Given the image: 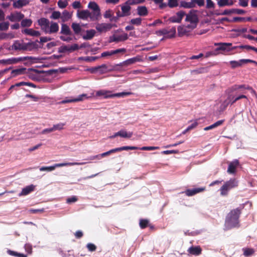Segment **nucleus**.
<instances>
[{
    "mask_svg": "<svg viewBox=\"0 0 257 257\" xmlns=\"http://www.w3.org/2000/svg\"><path fill=\"white\" fill-rule=\"evenodd\" d=\"M243 255L245 256H250L254 254V250L253 248H243Z\"/></svg>",
    "mask_w": 257,
    "mask_h": 257,
    "instance_id": "39",
    "label": "nucleus"
},
{
    "mask_svg": "<svg viewBox=\"0 0 257 257\" xmlns=\"http://www.w3.org/2000/svg\"><path fill=\"white\" fill-rule=\"evenodd\" d=\"M91 13L88 10H78L77 13V16L79 19L86 20L88 18L91 20Z\"/></svg>",
    "mask_w": 257,
    "mask_h": 257,
    "instance_id": "11",
    "label": "nucleus"
},
{
    "mask_svg": "<svg viewBox=\"0 0 257 257\" xmlns=\"http://www.w3.org/2000/svg\"><path fill=\"white\" fill-rule=\"evenodd\" d=\"M186 21L190 22L191 25H188V28H194L196 26V24L198 21V18L195 12H191L186 15Z\"/></svg>",
    "mask_w": 257,
    "mask_h": 257,
    "instance_id": "7",
    "label": "nucleus"
},
{
    "mask_svg": "<svg viewBox=\"0 0 257 257\" xmlns=\"http://www.w3.org/2000/svg\"><path fill=\"white\" fill-rule=\"evenodd\" d=\"M119 137L123 138H131L133 135V132H126L125 130H120L118 131Z\"/></svg>",
    "mask_w": 257,
    "mask_h": 257,
    "instance_id": "29",
    "label": "nucleus"
},
{
    "mask_svg": "<svg viewBox=\"0 0 257 257\" xmlns=\"http://www.w3.org/2000/svg\"><path fill=\"white\" fill-rule=\"evenodd\" d=\"M68 3L66 1L59 0L58 2V6L60 8L64 9L67 7Z\"/></svg>",
    "mask_w": 257,
    "mask_h": 257,
    "instance_id": "49",
    "label": "nucleus"
},
{
    "mask_svg": "<svg viewBox=\"0 0 257 257\" xmlns=\"http://www.w3.org/2000/svg\"><path fill=\"white\" fill-rule=\"evenodd\" d=\"M71 102H74L73 98L66 97L64 100L59 102V104H65V103H71Z\"/></svg>",
    "mask_w": 257,
    "mask_h": 257,
    "instance_id": "52",
    "label": "nucleus"
},
{
    "mask_svg": "<svg viewBox=\"0 0 257 257\" xmlns=\"http://www.w3.org/2000/svg\"><path fill=\"white\" fill-rule=\"evenodd\" d=\"M78 200L76 196H72L67 199L66 202L68 203H71L77 201Z\"/></svg>",
    "mask_w": 257,
    "mask_h": 257,
    "instance_id": "62",
    "label": "nucleus"
},
{
    "mask_svg": "<svg viewBox=\"0 0 257 257\" xmlns=\"http://www.w3.org/2000/svg\"><path fill=\"white\" fill-rule=\"evenodd\" d=\"M230 97H228L227 98V99L225 101H224V102L223 103L224 107L227 106L229 103H230L231 104H233L234 103H235L236 101H235V98L234 99H233L232 100H230Z\"/></svg>",
    "mask_w": 257,
    "mask_h": 257,
    "instance_id": "53",
    "label": "nucleus"
},
{
    "mask_svg": "<svg viewBox=\"0 0 257 257\" xmlns=\"http://www.w3.org/2000/svg\"><path fill=\"white\" fill-rule=\"evenodd\" d=\"M242 208L240 207L231 210L227 215L224 226L226 230L239 226V218L241 213Z\"/></svg>",
    "mask_w": 257,
    "mask_h": 257,
    "instance_id": "1",
    "label": "nucleus"
},
{
    "mask_svg": "<svg viewBox=\"0 0 257 257\" xmlns=\"http://www.w3.org/2000/svg\"><path fill=\"white\" fill-rule=\"evenodd\" d=\"M223 122V120H218V121H216V122H215L214 123H213L208 126L204 127V130L206 131H208V130L214 128L221 125Z\"/></svg>",
    "mask_w": 257,
    "mask_h": 257,
    "instance_id": "32",
    "label": "nucleus"
},
{
    "mask_svg": "<svg viewBox=\"0 0 257 257\" xmlns=\"http://www.w3.org/2000/svg\"><path fill=\"white\" fill-rule=\"evenodd\" d=\"M139 224L141 228L144 229L148 226L149 220L148 219H141L140 220Z\"/></svg>",
    "mask_w": 257,
    "mask_h": 257,
    "instance_id": "42",
    "label": "nucleus"
},
{
    "mask_svg": "<svg viewBox=\"0 0 257 257\" xmlns=\"http://www.w3.org/2000/svg\"><path fill=\"white\" fill-rule=\"evenodd\" d=\"M95 33V31L93 29L87 30L86 34L82 36V38L84 40H90L94 36Z\"/></svg>",
    "mask_w": 257,
    "mask_h": 257,
    "instance_id": "30",
    "label": "nucleus"
},
{
    "mask_svg": "<svg viewBox=\"0 0 257 257\" xmlns=\"http://www.w3.org/2000/svg\"><path fill=\"white\" fill-rule=\"evenodd\" d=\"M23 60L22 58H11L7 59H3L1 60V62L5 64L10 65L16 64Z\"/></svg>",
    "mask_w": 257,
    "mask_h": 257,
    "instance_id": "20",
    "label": "nucleus"
},
{
    "mask_svg": "<svg viewBox=\"0 0 257 257\" xmlns=\"http://www.w3.org/2000/svg\"><path fill=\"white\" fill-rule=\"evenodd\" d=\"M159 147H143L141 148L140 149L141 150H147V151H152L156 149H159Z\"/></svg>",
    "mask_w": 257,
    "mask_h": 257,
    "instance_id": "54",
    "label": "nucleus"
},
{
    "mask_svg": "<svg viewBox=\"0 0 257 257\" xmlns=\"http://www.w3.org/2000/svg\"><path fill=\"white\" fill-rule=\"evenodd\" d=\"M114 25L110 23H98L95 28L99 33H105L111 29Z\"/></svg>",
    "mask_w": 257,
    "mask_h": 257,
    "instance_id": "8",
    "label": "nucleus"
},
{
    "mask_svg": "<svg viewBox=\"0 0 257 257\" xmlns=\"http://www.w3.org/2000/svg\"><path fill=\"white\" fill-rule=\"evenodd\" d=\"M24 17V15L20 12L12 13L7 17V19L11 22H19Z\"/></svg>",
    "mask_w": 257,
    "mask_h": 257,
    "instance_id": "12",
    "label": "nucleus"
},
{
    "mask_svg": "<svg viewBox=\"0 0 257 257\" xmlns=\"http://www.w3.org/2000/svg\"><path fill=\"white\" fill-rule=\"evenodd\" d=\"M93 96H94L93 93H91V95L89 96H87L86 94H82L78 95L77 97L73 98L74 102L82 101L84 99H89Z\"/></svg>",
    "mask_w": 257,
    "mask_h": 257,
    "instance_id": "26",
    "label": "nucleus"
},
{
    "mask_svg": "<svg viewBox=\"0 0 257 257\" xmlns=\"http://www.w3.org/2000/svg\"><path fill=\"white\" fill-rule=\"evenodd\" d=\"M198 125V122L197 120L194 121L191 124L189 125L188 127V130L191 131L194 128H195Z\"/></svg>",
    "mask_w": 257,
    "mask_h": 257,
    "instance_id": "60",
    "label": "nucleus"
},
{
    "mask_svg": "<svg viewBox=\"0 0 257 257\" xmlns=\"http://www.w3.org/2000/svg\"><path fill=\"white\" fill-rule=\"evenodd\" d=\"M145 1V0H128L127 1V4L130 5H137L141 3H143Z\"/></svg>",
    "mask_w": 257,
    "mask_h": 257,
    "instance_id": "50",
    "label": "nucleus"
},
{
    "mask_svg": "<svg viewBox=\"0 0 257 257\" xmlns=\"http://www.w3.org/2000/svg\"><path fill=\"white\" fill-rule=\"evenodd\" d=\"M38 47V44L35 42L26 43L23 40H18L14 41L10 50L14 51H32L37 49Z\"/></svg>",
    "mask_w": 257,
    "mask_h": 257,
    "instance_id": "2",
    "label": "nucleus"
},
{
    "mask_svg": "<svg viewBox=\"0 0 257 257\" xmlns=\"http://www.w3.org/2000/svg\"><path fill=\"white\" fill-rule=\"evenodd\" d=\"M138 13L140 16H146L148 14L147 8L145 6L139 7L137 9Z\"/></svg>",
    "mask_w": 257,
    "mask_h": 257,
    "instance_id": "34",
    "label": "nucleus"
},
{
    "mask_svg": "<svg viewBox=\"0 0 257 257\" xmlns=\"http://www.w3.org/2000/svg\"><path fill=\"white\" fill-rule=\"evenodd\" d=\"M35 187L36 186L33 184L26 186L22 189L21 192L19 195V196L28 195L35 190Z\"/></svg>",
    "mask_w": 257,
    "mask_h": 257,
    "instance_id": "19",
    "label": "nucleus"
},
{
    "mask_svg": "<svg viewBox=\"0 0 257 257\" xmlns=\"http://www.w3.org/2000/svg\"><path fill=\"white\" fill-rule=\"evenodd\" d=\"M71 14L68 11H65L63 12L61 17V19L62 22H65L68 21L71 18Z\"/></svg>",
    "mask_w": 257,
    "mask_h": 257,
    "instance_id": "36",
    "label": "nucleus"
},
{
    "mask_svg": "<svg viewBox=\"0 0 257 257\" xmlns=\"http://www.w3.org/2000/svg\"><path fill=\"white\" fill-rule=\"evenodd\" d=\"M32 24V21L31 19H24L21 22V26L23 27H30Z\"/></svg>",
    "mask_w": 257,
    "mask_h": 257,
    "instance_id": "40",
    "label": "nucleus"
},
{
    "mask_svg": "<svg viewBox=\"0 0 257 257\" xmlns=\"http://www.w3.org/2000/svg\"><path fill=\"white\" fill-rule=\"evenodd\" d=\"M168 5L171 8H173L178 6L177 0H169Z\"/></svg>",
    "mask_w": 257,
    "mask_h": 257,
    "instance_id": "56",
    "label": "nucleus"
},
{
    "mask_svg": "<svg viewBox=\"0 0 257 257\" xmlns=\"http://www.w3.org/2000/svg\"><path fill=\"white\" fill-rule=\"evenodd\" d=\"M132 93L131 92H119L116 93L112 94L111 92V98L114 97H124L126 96L130 95L132 94Z\"/></svg>",
    "mask_w": 257,
    "mask_h": 257,
    "instance_id": "35",
    "label": "nucleus"
},
{
    "mask_svg": "<svg viewBox=\"0 0 257 257\" xmlns=\"http://www.w3.org/2000/svg\"><path fill=\"white\" fill-rule=\"evenodd\" d=\"M88 8L92 10L91 20H98L100 17V10L98 5L94 2H90L88 5Z\"/></svg>",
    "mask_w": 257,
    "mask_h": 257,
    "instance_id": "5",
    "label": "nucleus"
},
{
    "mask_svg": "<svg viewBox=\"0 0 257 257\" xmlns=\"http://www.w3.org/2000/svg\"><path fill=\"white\" fill-rule=\"evenodd\" d=\"M59 30V25L57 23L53 22H50L49 34L56 33Z\"/></svg>",
    "mask_w": 257,
    "mask_h": 257,
    "instance_id": "25",
    "label": "nucleus"
},
{
    "mask_svg": "<svg viewBox=\"0 0 257 257\" xmlns=\"http://www.w3.org/2000/svg\"><path fill=\"white\" fill-rule=\"evenodd\" d=\"M111 92L109 90L101 89L96 92L95 97H103L104 98H111Z\"/></svg>",
    "mask_w": 257,
    "mask_h": 257,
    "instance_id": "13",
    "label": "nucleus"
},
{
    "mask_svg": "<svg viewBox=\"0 0 257 257\" xmlns=\"http://www.w3.org/2000/svg\"><path fill=\"white\" fill-rule=\"evenodd\" d=\"M178 32L179 36H183L187 32V31L186 28L179 27L178 28Z\"/></svg>",
    "mask_w": 257,
    "mask_h": 257,
    "instance_id": "47",
    "label": "nucleus"
},
{
    "mask_svg": "<svg viewBox=\"0 0 257 257\" xmlns=\"http://www.w3.org/2000/svg\"><path fill=\"white\" fill-rule=\"evenodd\" d=\"M84 164V163H77V162H69V163H63L55 164L54 165L51 166L42 167L40 168V170L41 171L51 172V171L55 170L57 167H63V166H73V165H82Z\"/></svg>",
    "mask_w": 257,
    "mask_h": 257,
    "instance_id": "6",
    "label": "nucleus"
},
{
    "mask_svg": "<svg viewBox=\"0 0 257 257\" xmlns=\"http://www.w3.org/2000/svg\"><path fill=\"white\" fill-rule=\"evenodd\" d=\"M29 3L27 0H18L13 3V7L15 8L19 9L25 6H26Z\"/></svg>",
    "mask_w": 257,
    "mask_h": 257,
    "instance_id": "27",
    "label": "nucleus"
},
{
    "mask_svg": "<svg viewBox=\"0 0 257 257\" xmlns=\"http://www.w3.org/2000/svg\"><path fill=\"white\" fill-rule=\"evenodd\" d=\"M231 43H229L215 44V45L219 46V47L217 48V50L229 51L230 50V47L231 46Z\"/></svg>",
    "mask_w": 257,
    "mask_h": 257,
    "instance_id": "28",
    "label": "nucleus"
},
{
    "mask_svg": "<svg viewBox=\"0 0 257 257\" xmlns=\"http://www.w3.org/2000/svg\"><path fill=\"white\" fill-rule=\"evenodd\" d=\"M65 124L63 123H59L53 125L52 128L53 130V131H56V130H61L63 128Z\"/></svg>",
    "mask_w": 257,
    "mask_h": 257,
    "instance_id": "45",
    "label": "nucleus"
},
{
    "mask_svg": "<svg viewBox=\"0 0 257 257\" xmlns=\"http://www.w3.org/2000/svg\"><path fill=\"white\" fill-rule=\"evenodd\" d=\"M10 24L8 22L0 23V31L8 30Z\"/></svg>",
    "mask_w": 257,
    "mask_h": 257,
    "instance_id": "43",
    "label": "nucleus"
},
{
    "mask_svg": "<svg viewBox=\"0 0 257 257\" xmlns=\"http://www.w3.org/2000/svg\"><path fill=\"white\" fill-rule=\"evenodd\" d=\"M141 60V59L138 57H133L130 59H128L118 64V66H128L134 63H135L137 62H139Z\"/></svg>",
    "mask_w": 257,
    "mask_h": 257,
    "instance_id": "22",
    "label": "nucleus"
},
{
    "mask_svg": "<svg viewBox=\"0 0 257 257\" xmlns=\"http://www.w3.org/2000/svg\"><path fill=\"white\" fill-rule=\"evenodd\" d=\"M26 97L31 98L34 101H37L39 98L35 95L27 94L25 95Z\"/></svg>",
    "mask_w": 257,
    "mask_h": 257,
    "instance_id": "64",
    "label": "nucleus"
},
{
    "mask_svg": "<svg viewBox=\"0 0 257 257\" xmlns=\"http://www.w3.org/2000/svg\"><path fill=\"white\" fill-rule=\"evenodd\" d=\"M184 16V12L183 11H180L177 13L176 15L170 18L169 21L172 23H180Z\"/></svg>",
    "mask_w": 257,
    "mask_h": 257,
    "instance_id": "14",
    "label": "nucleus"
},
{
    "mask_svg": "<svg viewBox=\"0 0 257 257\" xmlns=\"http://www.w3.org/2000/svg\"><path fill=\"white\" fill-rule=\"evenodd\" d=\"M178 153V151L177 150H167V151H164L161 152L162 154L163 155H169V154H176Z\"/></svg>",
    "mask_w": 257,
    "mask_h": 257,
    "instance_id": "57",
    "label": "nucleus"
},
{
    "mask_svg": "<svg viewBox=\"0 0 257 257\" xmlns=\"http://www.w3.org/2000/svg\"><path fill=\"white\" fill-rule=\"evenodd\" d=\"M86 247L87 248L88 250L91 252L95 251L97 248L96 246L92 243H87L86 245Z\"/></svg>",
    "mask_w": 257,
    "mask_h": 257,
    "instance_id": "46",
    "label": "nucleus"
},
{
    "mask_svg": "<svg viewBox=\"0 0 257 257\" xmlns=\"http://www.w3.org/2000/svg\"><path fill=\"white\" fill-rule=\"evenodd\" d=\"M61 33L67 35L70 34V29L67 25L64 24L62 25Z\"/></svg>",
    "mask_w": 257,
    "mask_h": 257,
    "instance_id": "37",
    "label": "nucleus"
},
{
    "mask_svg": "<svg viewBox=\"0 0 257 257\" xmlns=\"http://www.w3.org/2000/svg\"><path fill=\"white\" fill-rule=\"evenodd\" d=\"M109 70L108 66L106 64H102L101 65L93 68L92 69V72L95 73L96 72H98L99 74H104Z\"/></svg>",
    "mask_w": 257,
    "mask_h": 257,
    "instance_id": "15",
    "label": "nucleus"
},
{
    "mask_svg": "<svg viewBox=\"0 0 257 257\" xmlns=\"http://www.w3.org/2000/svg\"><path fill=\"white\" fill-rule=\"evenodd\" d=\"M215 4L211 0H206V8L208 9L214 8Z\"/></svg>",
    "mask_w": 257,
    "mask_h": 257,
    "instance_id": "58",
    "label": "nucleus"
},
{
    "mask_svg": "<svg viewBox=\"0 0 257 257\" xmlns=\"http://www.w3.org/2000/svg\"><path fill=\"white\" fill-rule=\"evenodd\" d=\"M188 251L190 254L198 255L201 253L202 249L199 246H191L188 249Z\"/></svg>",
    "mask_w": 257,
    "mask_h": 257,
    "instance_id": "24",
    "label": "nucleus"
},
{
    "mask_svg": "<svg viewBox=\"0 0 257 257\" xmlns=\"http://www.w3.org/2000/svg\"><path fill=\"white\" fill-rule=\"evenodd\" d=\"M142 19L140 18H138L136 19H133L131 20V22L132 24L139 25L141 23Z\"/></svg>",
    "mask_w": 257,
    "mask_h": 257,
    "instance_id": "55",
    "label": "nucleus"
},
{
    "mask_svg": "<svg viewBox=\"0 0 257 257\" xmlns=\"http://www.w3.org/2000/svg\"><path fill=\"white\" fill-rule=\"evenodd\" d=\"M26 71V68H21L13 70L12 71V74L13 75V76H16L17 75H21L24 74L25 71Z\"/></svg>",
    "mask_w": 257,
    "mask_h": 257,
    "instance_id": "33",
    "label": "nucleus"
},
{
    "mask_svg": "<svg viewBox=\"0 0 257 257\" xmlns=\"http://www.w3.org/2000/svg\"><path fill=\"white\" fill-rule=\"evenodd\" d=\"M22 33L32 36L38 37L41 34L39 31H35L33 29H25L22 31Z\"/></svg>",
    "mask_w": 257,
    "mask_h": 257,
    "instance_id": "23",
    "label": "nucleus"
},
{
    "mask_svg": "<svg viewBox=\"0 0 257 257\" xmlns=\"http://www.w3.org/2000/svg\"><path fill=\"white\" fill-rule=\"evenodd\" d=\"M195 0H191L190 2H183L181 3V6L185 8H191L194 7Z\"/></svg>",
    "mask_w": 257,
    "mask_h": 257,
    "instance_id": "38",
    "label": "nucleus"
},
{
    "mask_svg": "<svg viewBox=\"0 0 257 257\" xmlns=\"http://www.w3.org/2000/svg\"><path fill=\"white\" fill-rule=\"evenodd\" d=\"M130 5H131L127 4L126 2L125 5L121 7L122 14H119V13H118L117 17H123L128 15L130 14V11L131 10Z\"/></svg>",
    "mask_w": 257,
    "mask_h": 257,
    "instance_id": "21",
    "label": "nucleus"
},
{
    "mask_svg": "<svg viewBox=\"0 0 257 257\" xmlns=\"http://www.w3.org/2000/svg\"><path fill=\"white\" fill-rule=\"evenodd\" d=\"M59 51L62 53L69 52L68 45L62 46L60 48Z\"/></svg>",
    "mask_w": 257,
    "mask_h": 257,
    "instance_id": "63",
    "label": "nucleus"
},
{
    "mask_svg": "<svg viewBox=\"0 0 257 257\" xmlns=\"http://www.w3.org/2000/svg\"><path fill=\"white\" fill-rule=\"evenodd\" d=\"M38 24L41 29L46 33H49L50 22L46 18H41L38 20Z\"/></svg>",
    "mask_w": 257,
    "mask_h": 257,
    "instance_id": "10",
    "label": "nucleus"
},
{
    "mask_svg": "<svg viewBox=\"0 0 257 257\" xmlns=\"http://www.w3.org/2000/svg\"><path fill=\"white\" fill-rule=\"evenodd\" d=\"M113 52L112 50L110 51H105L101 53V57H105L107 56H110L113 55Z\"/></svg>",
    "mask_w": 257,
    "mask_h": 257,
    "instance_id": "59",
    "label": "nucleus"
},
{
    "mask_svg": "<svg viewBox=\"0 0 257 257\" xmlns=\"http://www.w3.org/2000/svg\"><path fill=\"white\" fill-rule=\"evenodd\" d=\"M137 149H138V148L136 147L125 146V147H119V148H115L114 149H112L109 151L102 153L101 154L91 156L89 158V159L91 160H101L103 158V157L108 156L112 153H114V152H116L117 151H123V150H137Z\"/></svg>",
    "mask_w": 257,
    "mask_h": 257,
    "instance_id": "3",
    "label": "nucleus"
},
{
    "mask_svg": "<svg viewBox=\"0 0 257 257\" xmlns=\"http://www.w3.org/2000/svg\"><path fill=\"white\" fill-rule=\"evenodd\" d=\"M69 52H72L79 49V46L77 44H74L72 45H68Z\"/></svg>",
    "mask_w": 257,
    "mask_h": 257,
    "instance_id": "51",
    "label": "nucleus"
},
{
    "mask_svg": "<svg viewBox=\"0 0 257 257\" xmlns=\"http://www.w3.org/2000/svg\"><path fill=\"white\" fill-rule=\"evenodd\" d=\"M238 186V181L235 179H231L226 181L220 188V194L222 196H226L230 189Z\"/></svg>",
    "mask_w": 257,
    "mask_h": 257,
    "instance_id": "4",
    "label": "nucleus"
},
{
    "mask_svg": "<svg viewBox=\"0 0 257 257\" xmlns=\"http://www.w3.org/2000/svg\"><path fill=\"white\" fill-rule=\"evenodd\" d=\"M61 15L60 12L58 11H54L52 13L50 18L53 19H57L61 18Z\"/></svg>",
    "mask_w": 257,
    "mask_h": 257,
    "instance_id": "48",
    "label": "nucleus"
},
{
    "mask_svg": "<svg viewBox=\"0 0 257 257\" xmlns=\"http://www.w3.org/2000/svg\"><path fill=\"white\" fill-rule=\"evenodd\" d=\"M72 28L76 34H79L81 30V26L77 23H72Z\"/></svg>",
    "mask_w": 257,
    "mask_h": 257,
    "instance_id": "41",
    "label": "nucleus"
},
{
    "mask_svg": "<svg viewBox=\"0 0 257 257\" xmlns=\"http://www.w3.org/2000/svg\"><path fill=\"white\" fill-rule=\"evenodd\" d=\"M205 190V187L197 188L192 189H187L184 192V193L188 196H192L197 193L203 192Z\"/></svg>",
    "mask_w": 257,
    "mask_h": 257,
    "instance_id": "17",
    "label": "nucleus"
},
{
    "mask_svg": "<svg viewBox=\"0 0 257 257\" xmlns=\"http://www.w3.org/2000/svg\"><path fill=\"white\" fill-rule=\"evenodd\" d=\"M112 11H111L110 10L106 11L104 14V17L105 18L110 19V18L112 17Z\"/></svg>",
    "mask_w": 257,
    "mask_h": 257,
    "instance_id": "61",
    "label": "nucleus"
},
{
    "mask_svg": "<svg viewBox=\"0 0 257 257\" xmlns=\"http://www.w3.org/2000/svg\"><path fill=\"white\" fill-rule=\"evenodd\" d=\"M232 91H236L239 89H248L250 91V92L252 94L255 95L256 93L254 90H253L251 87L246 86L244 85H235L233 86L231 88Z\"/></svg>",
    "mask_w": 257,
    "mask_h": 257,
    "instance_id": "18",
    "label": "nucleus"
},
{
    "mask_svg": "<svg viewBox=\"0 0 257 257\" xmlns=\"http://www.w3.org/2000/svg\"><path fill=\"white\" fill-rule=\"evenodd\" d=\"M217 4L220 7H222L225 6H232L233 2L232 0H219Z\"/></svg>",
    "mask_w": 257,
    "mask_h": 257,
    "instance_id": "31",
    "label": "nucleus"
},
{
    "mask_svg": "<svg viewBox=\"0 0 257 257\" xmlns=\"http://www.w3.org/2000/svg\"><path fill=\"white\" fill-rule=\"evenodd\" d=\"M239 165V162H231L228 165L227 172L229 174H234Z\"/></svg>",
    "mask_w": 257,
    "mask_h": 257,
    "instance_id": "16",
    "label": "nucleus"
},
{
    "mask_svg": "<svg viewBox=\"0 0 257 257\" xmlns=\"http://www.w3.org/2000/svg\"><path fill=\"white\" fill-rule=\"evenodd\" d=\"M128 39V35L126 33H123L121 35H113L109 38V42H119L124 41Z\"/></svg>",
    "mask_w": 257,
    "mask_h": 257,
    "instance_id": "9",
    "label": "nucleus"
},
{
    "mask_svg": "<svg viewBox=\"0 0 257 257\" xmlns=\"http://www.w3.org/2000/svg\"><path fill=\"white\" fill-rule=\"evenodd\" d=\"M230 63L232 68H235L237 67L241 66L242 65V61L241 60L236 61H231Z\"/></svg>",
    "mask_w": 257,
    "mask_h": 257,
    "instance_id": "44",
    "label": "nucleus"
}]
</instances>
